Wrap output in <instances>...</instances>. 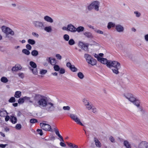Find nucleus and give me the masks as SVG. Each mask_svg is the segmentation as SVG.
Segmentation results:
<instances>
[{
    "mask_svg": "<svg viewBox=\"0 0 148 148\" xmlns=\"http://www.w3.org/2000/svg\"><path fill=\"white\" fill-rule=\"evenodd\" d=\"M78 77L81 79H82L84 77V75L83 73L81 72H79L77 73Z\"/></svg>",
    "mask_w": 148,
    "mask_h": 148,
    "instance_id": "obj_32",
    "label": "nucleus"
},
{
    "mask_svg": "<svg viewBox=\"0 0 148 148\" xmlns=\"http://www.w3.org/2000/svg\"><path fill=\"white\" fill-rule=\"evenodd\" d=\"M99 61L101 63L104 64H106L108 67V62L110 61V60H107L105 58H101Z\"/></svg>",
    "mask_w": 148,
    "mask_h": 148,
    "instance_id": "obj_19",
    "label": "nucleus"
},
{
    "mask_svg": "<svg viewBox=\"0 0 148 148\" xmlns=\"http://www.w3.org/2000/svg\"><path fill=\"white\" fill-rule=\"evenodd\" d=\"M8 145L7 144H0V147L1 148H5L6 146H7Z\"/></svg>",
    "mask_w": 148,
    "mask_h": 148,
    "instance_id": "obj_64",
    "label": "nucleus"
},
{
    "mask_svg": "<svg viewBox=\"0 0 148 148\" xmlns=\"http://www.w3.org/2000/svg\"><path fill=\"white\" fill-rule=\"evenodd\" d=\"M27 41L29 44L32 45H34L36 42L34 40L32 39H28Z\"/></svg>",
    "mask_w": 148,
    "mask_h": 148,
    "instance_id": "obj_34",
    "label": "nucleus"
},
{
    "mask_svg": "<svg viewBox=\"0 0 148 148\" xmlns=\"http://www.w3.org/2000/svg\"><path fill=\"white\" fill-rule=\"evenodd\" d=\"M21 69L22 67L20 65L17 64L12 68V71H17L18 70H21Z\"/></svg>",
    "mask_w": 148,
    "mask_h": 148,
    "instance_id": "obj_15",
    "label": "nucleus"
},
{
    "mask_svg": "<svg viewBox=\"0 0 148 148\" xmlns=\"http://www.w3.org/2000/svg\"><path fill=\"white\" fill-rule=\"evenodd\" d=\"M21 95V92L20 91H17L15 92L14 96L16 98H19Z\"/></svg>",
    "mask_w": 148,
    "mask_h": 148,
    "instance_id": "obj_25",
    "label": "nucleus"
},
{
    "mask_svg": "<svg viewBox=\"0 0 148 148\" xmlns=\"http://www.w3.org/2000/svg\"><path fill=\"white\" fill-rule=\"evenodd\" d=\"M47 72L46 70H42L40 71V73L41 75L45 74Z\"/></svg>",
    "mask_w": 148,
    "mask_h": 148,
    "instance_id": "obj_48",
    "label": "nucleus"
},
{
    "mask_svg": "<svg viewBox=\"0 0 148 148\" xmlns=\"http://www.w3.org/2000/svg\"><path fill=\"white\" fill-rule=\"evenodd\" d=\"M63 109L64 110L69 111L70 108L69 106H64L63 107Z\"/></svg>",
    "mask_w": 148,
    "mask_h": 148,
    "instance_id": "obj_46",
    "label": "nucleus"
},
{
    "mask_svg": "<svg viewBox=\"0 0 148 148\" xmlns=\"http://www.w3.org/2000/svg\"><path fill=\"white\" fill-rule=\"evenodd\" d=\"M24 97H26L25 99V100H27L29 101L30 103H32L33 104V101H31L30 100V98L29 97H27L26 96H25Z\"/></svg>",
    "mask_w": 148,
    "mask_h": 148,
    "instance_id": "obj_52",
    "label": "nucleus"
},
{
    "mask_svg": "<svg viewBox=\"0 0 148 148\" xmlns=\"http://www.w3.org/2000/svg\"><path fill=\"white\" fill-rule=\"evenodd\" d=\"M19 76L22 78L24 77V75L23 73H19L18 74Z\"/></svg>",
    "mask_w": 148,
    "mask_h": 148,
    "instance_id": "obj_63",
    "label": "nucleus"
},
{
    "mask_svg": "<svg viewBox=\"0 0 148 148\" xmlns=\"http://www.w3.org/2000/svg\"><path fill=\"white\" fill-rule=\"evenodd\" d=\"M1 81L3 83H6L8 82V80L6 77H3L1 78Z\"/></svg>",
    "mask_w": 148,
    "mask_h": 148,
    "instance_id": "obj_31",
    "label": "nucleus"
},
{
    "mask_svg": "<svg viewBox=\"0 0 148 148\" xmlns=\"http://www.w3.org/2000/svg\"><path fill=\"white\" fill-rule=\"evenodd\" d=\"M37 134H39L40 136L43 135V132L42 130H36V133Z\"/></svg>",
    "mask_w": 148,
    "mask_h": 148,
    "instance_id": "obj_49",
    "label": "nucleus"
},
{
    "mask_svg": "<svg viewBox=\"0 0 148 148\" xmlns=\"http://www.w3.org/2000/svg\"><path fill=\"white\" fill-rule=\"evenodd\" d=\"M134 13L136 17L137 18L141 16V13L138 11H135Z\"/></svg>",
    "mask_w": 148,
    "mask_h": 148,
    "instance_id": "obj_39",
    "label": "nucleus"
},
{
    "mask_svg": "<svg viewBox=\"0 0 148 148\" xmlns=\"http://www.w3.org/2000/svg\"><path fill=\"white\" fill-rule=\"evenodd\" d=\"M100 2L97 1H95L92 2L87 7L88 9L89 10H91L94 9L96 11H98L99 10Z\"/></svg>",
    "mask_w": 148,
    "mask_h": 148,
    "instance_id": "obj_4",
    "label": "nucleus"
},
{
    "mask_svg": "<svg viewBox=\"0 0 148 148\" xmlns=\"http://www.w3.org/2000/svg\"><path fill=\"white\" fill-rule=\"evenodd\" d=\"M10 119V120L12 123L14 124L16 123L17 119L16 117L13 116H11Z\"/></svg>",
    "mask_w": 148,
    "mask_h": 148,
    "instance_id": "obj_27",
    "label": "nucleus"
},
{
    "mask_svg": "<svg viewBox=\"0 0 148 148\" xmlns=\"http://www.w3.org/2000/svg\"><path fill=\"white\" fill-rule=\"evenodd\" d=\"M123 143L124 145L126 148H131V146L130 144L127 141H124Z\"/></svg>",
    "mask_w": 148,
    "mask_h": 148,
    "instance_id": "obj_26",
    "label": "nucleus"
},
{
    "mask_svg": "<svg viewBox=\"0 0 148 148\" xmlns=\"http://www.w3.org/2000/svg\"><path fill=\"white\" fill-rule=\"evenodd\" d=\"M44 19L45 21L51 23H53V19L48 16H45L44 17Z\"/></svg>",
    "mask_w": 148,
    "mask_h": 148,
    "instance_id": "obj_16",
    "label": "nucleus"
},
{
    "mask_svg": "<svg viewBox=\"0 0 148 148\" xmlns=\"http://www.w3.org/2000/svg\"><path fill=\"white\" fill-rule=\"evenodd\" d=\"M65 70L63 68H61L59 70V73L61 74H63L65 73Z\"/></svg>",
    "mask_w": 148,
    "mask_h": 148,
    "instance_id": "obj_44",
    "label": "nucleus"
},
{
    "mask_svg": "<svg viewBox=\"0 0 148 148\" xmlns=\"http://www.w3.org/2000/svg\"><path fill=\"white\" fill-rule=\"evenodd\" d=\"M138 147L139 148H148V143L143 141L140 144Z\"/></svg>",
    "mask_w": 148,
    "mask_h": 148,
    "instance_id": "obj_13",
    "label": "nucleus"
},
{
    "mask_svg": "<svg viewBox=\"0 0 148 148\" xmlns=\"http://www.w3.org/2000/svg\"><path fill=\"white\" fill-rule=\"evenodd\" d=\"M31 54L34 57H36L38 55V52L37 50H34L32 51Z\"/></svg>",
    "mask_w": 148,
    "mask_h": 148,
    "instance_id": "obj_30",
    "label": "nucleus"
},
{
    "mask_svg": "<svg viewBox=\"0 0 148 148\" xmlns=\"http://www.w3.org/2000/svg\"><path fill=\"white\" fill-rule=\"evenodd\" d=\"M41 30H43L47 32H51L52 31V27L51 26H45L44 25Z\"/></svg>",
    "mask_w": 148,
    "mask_h": 148,
    "instance_id": "obj_12",
    "label": "nucleus"
},
{
    "mask_svg": "<svg viewBox=\"0 0 148 148\" xmlns=\"http://www.w3.org/2000/svg\"><path fill=\"white\" fill-rule=\"evenodd\" d=\"M79 46L83 50L87 51H88V44L84 43L82 42H80L79 43Z\"/></svg>",
    "mask_w": 148,
    "mask_h": 148,
    "instance_id": "obj_8",
    "label": "nucleus"
},
{
    "mask_svg": "<svg viewBox=\"0 0 148 148\" xmlns=\"http://www.w3.org/2000/svg\"><path fill=\"white\" fill-rule=\"evenodd\" d=\"M70 69L73 72H76L78 71V69L75 67L74 65H72V66L70 68Z\"/></svg>",
    "mask_w": 148,
    "mask_h": 148,
    "instance_id": "obj_36",
    "label": "nucleus"
},
{
    "mask_svg": "<svg viewBox=\"0 0 148 148\" xmlns=\"http://www.w3.org/2000/svg\"><path fill=\"white\" fill-rule=\"evenodd\" d=\"M32 23L35 27L41 30L44 24V23L40 21H34Z\"/></svg>",
    "mask_w": 148,
    "mask_h": 148,
    "instance_id": "obj_7",
    "label": "nucleus"
},
{
    "mask_svg": "<svg viewBox=\"0 0 148 148\" xmlns=\"http://www.w3.org/2000/svg\"><path fill=\"white\" fill-rule=\"evenodd\" d=\"M138 111L140 112L142 114H144L145 113V111L143 109V108L140 105L137 107Z\"/></svg>",
    "mask_w": 148,
    "mask_h": 148,
    "instance_id": "obj_29",
    "label": "nucleus"
},
{
    "mask_svg": "<svg viewBox=\"0 0 148 148\" xmlns=\"http://www.w3.org/2000/svg\"><path fill=\"white\" fill-rule=\"evenodd\" d=\"M33 105L36 107H39L50 112L54 111L56 108L54 102H49L46 97L39 95L34 97Z\"/></svg>",
    "mask_w": 148,
    "mask_h": 148,
    "instance_id": "obj_1",
    "label": "nucleus"
},
{
    "mask_svg": "<svg viewBox=\"0 0 148 148\" xmlns=\"http://www.w3.org/2000/svg\"><path fill=\"white\" fill-rule=\"evenodd\" d=\"M86 108L88 110H89L91 109L93 107V106H92V105L89 103V104L87 105L86 106Z\"/></svg>",
    "mask_w": 148,
    "mask_h": 148,
    "instance_id": "obj_42",
    "label": "nucleus"
},
{
    "mask_svg": "<svg viewBox=\"0 0 148 148\" xmlns=\"http://www.w3.org/2000/svg\"><path fill=\"white\" fill-rule=\"evenodd\" d=\"M83 34L86 37L88 38L92 39L93 38V35L90 32H84Z\"/></svg>",
    "mask_w": 148,
    "mask_h": 148,
    "instance_id": "obj_14",
    "label": "nucleus"
},
{
    "mask_svg": "<svg viewBox=\"0 0 148 148\" xmlns=\"http://www.w3.org/2000/svg\"><path fill=\"white\" fill-rule=\"evenodd\" d=\"M94 31L96 32L99 34H103V31L98 29H95Z\"/></svg>",
    "mask_w": 148,
    "mask_h": 148,
    "instance_id": "obj_50",
    "label": "nucleus"
},
{
    "mask_svg": "<svg viewBox=\"0 0 148 148\" xmlns=\"http://www.w3.org/2000/svg\"><path fill=\"white\" fill-rule=\"evenodd\" d=\"M108 67L111 68L113 67L114 68L112 69L113 72L117 74L119 73V70L121 68V66L120 63L116 61H112L110 60L108 63Z\"/></svg>",
    "mask_w": 148,
    "mask_h": 148,
    "instance_id": "obj_2",
    "label": "nucleus"
},
{
    "mask_svg": "<svg viewBox=\"0 0 148 148\" xmlns=\"http://www.w3.org/2000/svg\"><path fill=\"white\" fill-rule=\"evenodd\" d=\"M40 126L41 130H58V128L55 126L51 127L50 125L44 123H40Z\"/></svg>",
    "mask_w": 148,
    "mask_h": 148,
    "instance_id": "obj_5",
    "label": "nucleus"
},
{
    "mask_svg": "<svg viewBox=\"0 0 148 148\" xmlns=\"http://www.w3.org/2000/svg\"><path fill=\"white\" fill-rule=\"evenodd\" d=\"M33 73L35 75H37L38 73L37 70L36 68H34L31 69Z\"/></svg>",
    "mask_w": 148,
    "mask_h": 148,
    "instance_id": "obj_45",
    "label": "nucleus"
},
{
    "mask_svg": "<svg viewBox=\"0 0 148 148\" xmlns=\"http://www.w3.org/2000/svg\"><path fill=\"white\" fill-rule=\"evenodd\" d=\"M56 57L57 59L59 60H60L62 59L61 56L59 54H57L56 55Z\"/></svg>",
    "mask_w": 148,
    "mask_h": 148,
    "instance_id": "obj_51",
    "label": "nucleus"
},
{
    "mask_svg": "<svg viewBox=\"0 0 148 148\" xmlns=\"http://www.w3.org/2000/svg\"><path fill=\"white\" fill-rule=\"evenodd\" d=\"M85 106L87 105V104H89V102L86 99H84L83 101Z\"/></svg>",
    "mask_w": 148,
    "mask_h": 148,
    "instance_id": "obj_56",
    "label": "nucleus"
},
{
    "mask_svg": "<svg viewBox=\"0 0 148 148\" xmlns=\"http://www.w3.org/2000/svg\"><path fill=\"white\" fill-rule=\"evenodd\" d=\"M26 47L29 50H31L32 49V46L29 44H27L26 46Z\"/></svg>",
    "mask_w": 148,
    "mask_h": 148,
    "instance_id": "obj_55",
    "label": "nucleus"
},
{
    "mask_svg": "<svg viewBox=\"0 0 148 148\" xmlns=\"http://www.w3.org/2000/svg\"><path fill=\"white\" fill-rule=\"evenodd\" d=\"M140 100L136 99H135V101H134L133 103V104L137 107L140 106Z\"/></svg>",
    "mask_w": 148,
    "mask_h": 148,
    "instance_id": "obj_23",
    "label": "nucleus"
},
{
    "mask_svg": "<svg viewBox=\"0 0 148 148\" xmlns=\"http://www.w3.org/2000/svg\"><path fill=\"white\" fill-rule=\"evenodd\" d=\"M30 122L31 123H34L37 122V120L35 119H30Z\"/></svg>",
    "mask_w": 148,
    "mask_h": 148,
    "instance_id": "obj_53",
    "label": "nucleus"
},
{
    "mask_svg": "<svg viewBox=\"0 0 148 148\" xmlns=\"http://www.w3.org/2000/svg\"><path fill=\"white\" fill-rule=\"evenodd\" d=\"M84 28L82 26H79L77 28H76V32L77 31L78 32H82L84 31Z\"/></svg>",
    "mask_w": 148,
    "mask_h": 148,
    "instance_id": "obj_28",
    "label": "nucleus"
},
{
    "mask_svg": "<svg viewBox=\"0 0 148 148\" xmlns=\"http://www.w3.org/2000/svg\"><path fill=\"white\" fill-rule=\"evenodd\" d=\"M26 98L25 97H23L20 98L18 100V103L19 104H22L23 103L25 100V99Z\"/></svg>",
    "mask_w": 148,
    "mask_h": 148,
    "instance_id": "obj_33",
    "label": "nucleus"
},
{
    "mask_svg": "<svg viewBox=\"0 0 148 148\" xmlns=\"http://www.w3.org/2000/svg\"><path fill=\"white\" fill-rule=\"evenodd\" d=\"M16 100L15 98L14 97H12L9 99V102L10 103H13Z\"/></svg>",
    "mask_w": 148,
    "mask_h": 148,
    "instance_id": "obj_43",
    "label": "nucleus"
},
{
    "mask_svg": "<svg viewBox=\"0 0 148 148\" xmlns=\"http://www.w3.org/2000/svg\"><path fill=\"white\" fill-rule=\"evenodd\" d=\"M109 140L112 143H114L115 142L114 138L112 136L110 137Z\"/></svg>",
    "mask_w": 148,
    "mask_h": 148,
    "instance_id": "obj_54",
    "label": "nucleus"
},
{
    "mask_svg": "<svg viewBox=\"0 0 148 148\" xmlns=\"http://www.w3.org/2000/svg\"><path fill=\"white\" fill-rule=\"evenodd\" d=\"M84 58L86 59L87 62H88L90 59H92V58L91 55L87 53L84 54Z\"/></svg>",
    "mask_w": 148,
    "mask_h": 148,
    "instance_id": "obj_22",
    "label": "nucleus"
},
{
    "mask_svg": "<svg viewBox=\"0 0 148 148\" xmlns=\"http://www.w3.org/2000/svg\"><path fill=\"white\" fill-rule=\"evenodd\" d=\"M63 38L66 41H68L69 39V36L68 34H65L64 35Z\"/></svg>",
    "mask_w": 148,
    "mask_h": 148,
    "instance_id": "obj_41",
    "label": "nucleus"
},
{
    "mask_svg": "<svg viewBox=\"0 0 148 148\" xmlns=\"http://www.w3.org/2000/svg\"><path fill=\"white\" fill-rule=\"evenodd\" d=\"M94 140L96 146L98 147H100L101 146V144L98 140L97 138H94Z\"/></svg>",
    "mask_w": 148,
    "mask_h": 148,
    "instance_id": "obj_21",
    "label": "nucleus"
},
{
    "mask_svg": "<svg viewBox=\"0 0 148 148\" xmlns=\"http://www.w3.org/2000/svg\"><path fill=\"white\" fill-rule=\"evenodd\" d=\"M32 35L35 37H36L37 38H38L39 37V35L37 33H36L35 32H33L32 33Z\"/></svg>",
    "mask_w": 148,
    "mask_h": 148,
    "instance_id": "obj_60",
    "label": "nucleus"
},
{
    "mask_svg": "<svg viewBox=\"0 0 148 148\" xmlns=\"http://www.w3.org/2000/svg\"><path fill=\"white\" fill-rule=\"evenodd\" d=\"M125 97L129 101L132 103L136 99L133 95L130 93H128L126 94Z\"/></svg>",
    "mask_w": 148,
    "mask_h": 148,
    "instance_id": "obj_9",
    "label": "nucleus"
},
{
    "mask_svg": "<svg viewBox=\"0 0 148 148\" xmlns=\"http://www.w3.org/2000/svg\"><path fill=\"white\" fill-rule=\"evenodd\" d=\"M1 29L2 32L5 34L6 37L9 39H11L12 38L9 35L12 36L14 34V32L12 29L5 26H2Z\"/></svg>",
    "mask_w": 148,
    "mask_h": 148,
    "instance_id": "obj_3",
    "label": "nucleus"
},
{
    "mask_svg": "<svg viewBox=\"0 0 148 148\" xmlns=\"http://www.w3.org/2000/svg\"><path fill=\"white\" fill-rule=\"evenodd\" d=\"M47 61L51 65L54 66L56 63V61L55 59L52 58L51 57H47L46 59Z\"/></svg>",
    "mask_w": 148,
    "mask_h": 148,
    "instance_id": "obj_11",
    "label": "nucleus"
},
{
    "mask_svg": "<svg viewBox=\"0 0 148 148\" xmlns=\"http://www.w3.org/2000/svg\"><path fill=\"white\" fill-rule=\"evenodd\" d=\"M68 25V31L73 32H76V28L73 25L71 24H69Z\"/></svg>",
    "mask_w": 148,
    "mask_h": 148,
    "instance_id": "obj_17",
    "label": "nucleus"
},
{
    "mask_svg": "<svg viewBox=\"0 0 148 148\" xmlns=\"http://www.w3.org/2000/svg\"><path fill=\"white\" fill-rule=\"evenodd\" d=\"M66 66L68 68H69L70 69L72 66V65L71 64V63L70 62H68L67 63Z\"/></svg>",
    "mask_w": 148,
    "mask_h": 148,
    "instance_id": "obj_57",
    "label": "nucleus"
},
{
    "mask_svg": "<svg viewBox=\"0 0 148 148\" xmlns=\"http://www.w3.org/2000/svg\"><path fill=\"white\" fill-rule=\"evenodd\" d=\"M92 112L96 114L97 112V109L94 107H93L92 108Z\"/></svg>",
    "mask_w": 148,
    "mask_h": 148,
    "instance_id": "obj_47",
    "label": "nucleus"
},
{
    "mask_svg": "<svg viewBox=\"0 0 148 148\" xmlns=\"http://www.w3.org/2000/svg\"><path fill=\"white\" fill-rule=\"evenodd\" d=\"M22 51L23 53L27 55H29L30 53V52L29 50L26 49H23Z\"/></svg>",
    "mask_w": 148,
    "mask_h": 148,
    "instance_id": "obj_35",
    "label": "nucleus"
},
{
    "mask_svg": "<svg viewBox=\"0 0 148 148\" xmlns=\"http://www.w3.org/2000/svg\"><path fill=\"white\" fill-rule=\"evenodd\" d=\"M87 62L92 66H94L96 65L97 64V60L96 59L92 58V59H90V60Z\"/></svg>",
    "mask_w": 148,
    "mask_h": 148,
    "instance_id": "obj_20",
    "label": "nucleus"
},
{
    "mask_svg": "<svg viewBox=\"0 0 148 148\" xmlns=\"http://www.w3.org/2000/svg\"><path fill=\"white\" fill-rule=\"evenodd\" d=\"M70 117L77 124L82 126L83 125V124L81 122L80 119L77 117V115L73 114H70Z\"/></svg>",
    "mask_w": 148,
    "mask_h": 148,
    "instance_id": "obj_6",
    "label": "nucleus"
},
{
    "mask_svg": "<svg viewBox=\"0 0 148 148\" xmlns=\"http://www.w3.org/2000/svg\"><path fill=\"white\" fill-rule=\"evenodd\" d=\"M115 24L112 22H109L108 24L107 27L108 29H110L111 27H115Z\"/></svg>",
    "mask_w": 148,
    "mask_h": 148,
    "instance_id": "obj_24",
    "label": "nucleus"
},
{
    "mask_svg": "<svg viewBox=\"0 0 148 148\" xmlns=\"http://www.w3.org/2000/svg\"><path fill=\"white\" fill-rule=\"evenodd\" d=\"M94 57L95 58H97L98 60L99 61L100 59H101V58L99 57V55L97 54H95L94 55Z\"/></svg>",
    "mask_w": 148,
    "mask_h": 148,
    "instance_id": "obj_59",
    "label": "nucleus"
},
{
    "mask_svg": "<svg viewBox=\"0 0 148 148\" xmlns=\"http://www.w3.org/2000/svg\"><path fill=\"white\" fill-rule=\"evenodd\" d=\"M21 126L20 124H17L16 126V128L18 130L21 128Z\"/></svg>",
    "mask_w": 148,
    "mask_h": 148,
    "instance_id": "obj_58",
    "label": "nucleus"
},
{
    "mask_svg": "<svg viewBox=\"0 0 148 148\" xmlns=\"http://www.w3.org/2000/svg\"><path fill=\"white\" fill-rule=\"evenodd\" d=\"M144 39L145 41L148 42V34H146L144 36Z\"/></svg>",
    "mask_w": 148,
    "mask_h": 148,
    "instance_id": "obj_61",
    "label": "nucleus"
},
{
    "mask_svg": "<svg viewBox=\"0 0 148 148\" xmlns=\"http://www.w3.org/2000/svg\"><path fill=\"white\" fill-rule=\"evenodd\" d=\"M8 113L4 109L0 110V116L2 117H5L8 114Z\"/></svg>",
    "mask_w": 148,
    "mask_h": 148,
    "instance_id": "obj_18",
    "label": "nucleus"
},
{
    "mask_svg": "<svg viewBox=\"0 0 148 148\" xmlns=\"http://www.w3.org/2000/svg\"><path fill=\"white\" fill-rule=\"evenodd\" d=\"M75 43V42L74 40L72 39H70L69 41V44L71 45H74Z\"/></svg>",
    "mask_w": 148,
    "mask_h": 148,
    "instance_id": "obj_40",
    "label": "nucleus"
},
{
    "mask_svg": "<svg viewBox=\"0 0 148 148\" xmlns=\"http://www.w3.org/2000/svg\"><path fill=\"white\" fill-rule=\"evenodd\" d=\"M29 64L33 68H36L37 65L33 61H30L29 62Z\"/></svg>",
    "mask_w": 148,
    "mask_h": 148,
    "instance_id": "obj_37",
    "label": "nucleus"
},
{
    "mask_svg": "<svg viewBox=\"0 0 148 148\" xmlns=\"http://www.w3.org/2000/svg\"><path fill=\"white\" fill-rule=\"evenodd\" d=\"M115 29L117 32L119 33H121L124 31V27L120 24H117L115 25Z\"/></svg>",
    "mask_w": 148,
    "mask_h": 148,
    "instance_id": "obj_10",
    "label": "nucleus"
},
{
    "mask_svg": "<svg viewBox=\"0 0 148 148\" xmlns=\"http://www.w3.org/2000/svg\"><path fill=\"white\" fill-rule=\"evenodd\" d=\"M55 133L56 134L58 135V136L60 138L61 136L60 135V134L59 132V131L58 130H56L55 131Z\"/></svg>",
    "mask_w": 148,
    "mask_h": 148,
    "instance_id": "obj_62",
    "label": "nucleus"
},
{
    "mask_svg": "<svg viewBox=\"0 0 148 148\" xmlns=\"http://www.w3.org/2000/svg\"><path fill=\"white\" fill-rule=\"evenodd\" d=\"M53 68L55 71H59L60 69V67L59 66L56 64H55L54 65Z\"/></svg>",
    "mask_w": 148,
    "mask_h": 148,
    "instance_id": "obj_38",
    "label": "nucleus"
}]
</instances>
